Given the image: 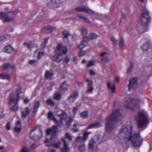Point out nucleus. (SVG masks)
I'll return each instance as SVG.
<instances>
[{"mask_svg": "<svg viewBox=\"0 0 152 152\" xmlns=\"http://www.w3.org/2000/svg\"><path fill=\"white\" fill-rule=\"evenodd\" d=\"M132 127L124 126L119 131L118 135L115 137V140L117 143H122L127 141H131L133 145L140 147L142 144V140L139 134H133Z\"/></svg>", "mask_w": 152, "mask_h": 152, "instance_id": "1", "label": "nucleus"}, {"mask_svg": "<svg viewBox=\"0 0 152 152\" xmlns=\"http://www.w3.org/2000/svg\"><path fill=\"white\" fill-rule=\"evenodd\" d=\"M59 119V121H58L55 118L52 113L50 112L48 113V118L51 120H53L59 126H63L64 124H66L68 126H70L72 121V120L71 118H70L69 121L67 120V114L64 111H62L61 114L58 115Z\"/></svg>", "mask_w": 152, "mask_h": 152, "instance_id": "2", "label": "nucleus"}, {"mask_svg": "<svg viewBox=\"0 0 152 152\" xmlns=\"http://www.w3.org/2000/svg\"><path fill=\"white\" fill-rule=\"evenodd\" d=\"M121 117L119 110H113L110 115L107 118L106 124V129L110 132L114 129L113 124L117 122Z\"/></svg>", "mask_w": 152, "mask_h": 152, "instance_id": "3", "label": "nucleus"}, {"mask_svg": "<svg viewBox=\"0 0 152 152\" xmlns=\"http://www.w3.org/2000/svg\"><path fill=\"white\" fill-rule=\"evenodd\" d=\"M135 119L139 128L145 126L148 121V115L142 112L137 113L135 116Z\"/></svg>", "mask_w": 152, "mask_h": 152, "instance_id": "4", "label": "nucleus"}, {"mask_svg": "<svg viewBox=\"0 0 152 152\" xmlns=\"http://www.w3.org/2000/svg\"><path fill=\"white\" fill-rule=\"evenodd\" d=\"M67 52V49L65 46H62L61 44H59L56 51V53L57 56H53L52 57L53 60L57 62H59L63 58L62 56L63 54H66Z\"/></svg>", "mask_w": 152, "mask_h": 152, "instance_id": "5", "label": "nucleus"}, {"mask_svg": "<svg viewBox=\"0 0 152 152\" xmlns=\"http://www.w3.org/2000/svg\"><path fill=\"white\" fill-rule=\"evenodd\" d=\"M142 99L134 100L129 99L126 101L124 103V105L127 109L133 110L134 107H138L141 103L143 102Z\"/></svg>", "mask_w": 152, "mask_h": 152, "instance_id": "6", "label": "nucleus"}, {"mask_svg": "<svg viewBox=\"0 0 152 152\" xmlns=\"http://www.w3.org/2000/svg\"><path fill=\"white\" fill-rule=\"evenodd\" d=\"M21 88L20 87L18 88L16 90V94H11L10 95L9 101L10 103H14L17 104L20 100L19 94L21 93Z\"/></svg>", "mask_w": 152, "mask_h": 152, "instance_id": "7", "label": "nucleus"}, {"mask_svg": "<svg viewBox=\"0 0 152 152\" xmlns=\"http://www.w3.org/2000/svg\"><path fill=\"white\" fill-rule=\"evenodd\" d=\"M15 16V13L13 12L7 13H2L1 19L4 23H7L12 21Z\"/></svg>", "mask_w": 152, "mask_h": 152, "instance_id": "8", "label": "nucleus"}, {"mask_svg": "<svg viewBox=\"0 0 152 152\" xmlns=\"http://www.w3.org/2000/svg\"><path fill=\"white\" fill-rule=\"evenodd\" d=\"M42 132L41 131L38 132L35 128L31 130L29 134V136L32 139L37 140L42 137Z\"/></svg>", "mask_w": 152, "mask_h": 152, "instance_id": "9", "label": "nucleus"}, {"mask_svg": "<svg viewBox=\"0 0 152 152\" xmlns=\"http://www.w3.org/2000/svg\"><path fill=\"white\" fill-rule=\"evenodd\" d=\"M57 131V128L56 126H53L51 129H49L47 130L46 134L48 135H51V138L49 140L48 139H46L45 142L47 143L52 140L56 137V132Z\"/></svg>", "mask_w": 152, "mask_h": 152, "instance_id": "10", "label": "nucleus"}, {"mask_svg": "<svg viewBox=\"0 0 152 152\" xmlns=\"http://www.w3.org/2000/svg\"><path fill=\"white\" fill-rule=\"evenodd\" d=\"M149 19L148 11L147 9H145L143 11L142 17L141 19V24L142 25H146Z\"/></svg>", "mask_w": 152, "mask_h": 152, "instance_id": "11", "label": "nucleus"}, {"mask_svg": "<svg viewBox=\"0 0 152 152\" xmlns=\"http://www.w3.org/2000/svg\"><path fill=\"white\" fill-rule=\"evenodd\" d=\"M137 78H134L132 79L128 85V90H131L137 87Z\"/></svg>", "mask_w": 152, "mask_h": 152, "instance_id": "12", "label": "nucleus"}, {"mask_svg": "<svg viewBox=\"0 0 152 152\" xmlns=\"http://www.w3.org/2000/svg\"><path fill=\"white\" fill-rule=\"evenodd\" d=\"M75 10L79 12H85L90 14H93V11L88 7L84 6L80 7L75 8Z\"/></svg>", "mask_w": 152, "mask_h": 152, "instance_id": "13", "label": "nucleus"}, {"mask_svg": "<svg viewBox=\"0 0 152 152\" xmlns=\"http://www.w3.org/2000/svg\"><path fill=\"white\" fill-rule=\"evenodd\" d=\"M85 80L88 83V88L86 92L91 93L94 90V88L91 86L93 84V82L91 80H90L87 78H85Z\"/></svg>", "mask_w": 152, "mask_h": 152, "instance_id": "14", "label": "nucleus"}, {"mask_svg": "<svg viewBox=\"0 0 152 152\" xmlns=\"http://www.w3.org/2000/svg\"><path fill=\"white\" fill-rule=\"evenodd\" d=\"M60 0H48V4L51 5L55 7H58L59 6V3Z\"/></svg>", "mask_w": 152, "mask_h": 152, "instance_id": "15", "label": "nucleus"}, {"mask_svg": "<svg viewBox=\"0 0 152 152\" xmlns=\"http://www.w3.org/2000/svg\"><path fill=\"white\" fill-rule=\"evenodd\" d=\"M78 95V94L77 92L75 91L73 92L68 99L69 102H74Z\"/></svg>", "mask_w": 152, "mask_h": 152, "instance_id": "16", "label": "nucleus"}, {"mask_svg": "<svg viewBox=\"0 0 152 152\" xmlns=\"http://www.w3.org/2000/svg\"><path fill=\"white\" fill-rule=\"evenodd\" d=\"M21 130L20 121H17L16 124V126L14 129V131L17 133H19Z\"/></svg>", "mask_w": 152, "mask_h": 152, "instance_id": "17", "label": "nucleus"}, {"mask_svg": "<svg viewBox=\"0 0 152 152\" xmlns=\"http://www.w3.org/2000/svg\"><path fill=\"white\" fill-rule=\"evenodd\" d=\"M107 86L108 88L111 90L112 93L115 92V87L114 83L112 82H108L107 83Z\"/></svg>", "mask_w": 152, "mask_h": 152, "instance_id": "18", "label": "nucleus"}, {"mask_svg": "<svg viewBox=\"0 0 152 152\" xmlns=\"http://www.w3.org/2000/svg\"><path fill=\"white\" fill-rule=\"evenodd\" d=\"M12 48L10 45L5 46L3 49V52L8 53H11L13 50Z\"/></svg>", "mask_w": 152, "mask_h": 152, "instance_id": "19", "label": "nucleus"}, {"mask_svg": "<svg viewBox=\"0 0 152 152\" xmlns=\"http://www.w3.org/2000/svg\"><path fill=\"white\" fill-rule=\"evenodd\" d=\"M95 137L97 139L96 140V141L94 140L93 138H92L90 140L88 145V148L89 149H92L95 142L99 140V137L98 136H96Z\"/></svg>", "mask_w": 152, "mask_h": 152, "instance_id": "20", "label": "nucleus"}, {"mask_svg": "<svg viewBox=\"0 0 152 152\" xmlns=\"http://www.w3.org/2000/svg\"><path fill=\"white\" fill-rule=\"evenodd\" d=\"M62 141L64 142V148H63L61 149V151L63 152H67L69 150V148L68 147V145L66 143V141L64 139H62Z\"/></svg>", "mask_w": 152, "mask_h": 152, "instance_id": "21", "label": "nucleus"}, {"mask_svg": "<svg viewBox=\"0 0 152 152\" xmlns=\"http://www.w3.org/2000/svg\"><path fill=\"white\" fill-rule=\"evenodd\" d=\"M101 124L99 123H95L91 124L89 125L87 128V129L98 128L100 126Z\"/></svg>", "mask_w": 152, "mask_h": 152, "instance_id": "22", "label": "nucleus"}, {"mask_svg": "<svg viewBox=\"0 0 152 152\" xmlns=\"http://www.w3.org/2000/svg\"><path fill=\"white\" fill-rule=\"evenodd\" d=\"M10 67L13 70H15V66L13 65H10L9 64H4L2 66V68L4 70L7 69Z\"/></svg>", "mask_w": 152, "mask_h": 152, "instance_id": "23", "label": "nucleus"}, {"mask_svg": "<svg viewBox=\"0 0 152 152\" xmlns=\"http://www.w3.org/2000/svg\"><path fill=\"white\" fill-rule=\"evenodd\" d=\"M30 111V110H29L28 107H26L25 109V110L22 112V117L23 118L25 117L29 114Z\"/></svg>", "mask_w": 152, "mask_h": 152, "instance_id": "24", "label": "nucleus"}, {"mask_svg": "<svg viewBox=\"0 0 152 152\" xmlns=\"http://www.w3.org/2000/svg\"><path fill=\"white\" fill-rule=\"evenodd\" d=\"M30 111V110H29L28 107H26L25 109V110L22 112V117L23 118L25 117L29 114Z\"/></svg>", "mask_w": 152, "mask_h": 152, "instance_id": "25", "label": "nucleus"}, {"mask_svg": "<svg viewBox=\"0 0 152 152\" xmlns=\"http://www.w3.org/2000/svg\"><path fill=\"white\" fill-rule=\"evenodd\" d=\"M63 34L64 36L63 39L64 41L65 42H68V37L70 35L68 31H66L63 32Z\"/></svg>", "mask_w": 152, "mask_h": 152, "instance_id": "26", "label": "nucleus"}, {"mask_svg": "<svg viewBox=\"0 0 152 152\" xmlns=\"http://www.w3.org/2000/svg\"><path fill=\"white\" fill-rule=\"evenodd\" d=\"M53 75V73L49 71H46L45 73V77L46 79H51Z\"/></svg>", "mask_w": 152, "mask_h": 152, "instance_id": "27", "label": "nucleus"}, {"mask_svg": "<svg viewBox=\"0 0 152 152\" xmlns=\"http://www.w3.org/2000/svg\"><path fill=\"white\" fill-rule=\"evenodd\" d=\"M0 78L1 79H6L8 80H10V78L9 75L5 74L0 75Z\"/></svg>", "mask_w": 152, "mask_h": 152, "instance_id": "28", "label": "nucleus"}, {"mask_svg": "<svg viewBox=\"0 0 152 152\" xmlns=\"http://www.w3.org/2000/svg\"><path fill=\"white\" fill-rule=\"evenodd\" d=\"M60 88L62 90H67V88L66 81H65L62 83L60 86Z\"/></svg>", "mask_w": 152, "mask_h": 152, "instance_id": "29", "label": "nucleus"}, {"mask_svg": "<svg viewBox=\"0 0 152 152\" xmlns=\"http://www.w3.org/2000/svg\"><path fill=\"white\" fill-rule=\"evenodd\" d=\"M39 105L40 103L39 102H37L34 104L33 110V112L34 113H36L37 111Z\"/></svg>", "mask_w": 152, "mask_h": 152, "instance_id": "30", "label": "nucleus"}, {"mask_svg": "<svg viewBox=\"0 0 152 152\" xmlns=\"http://www.w3.org/2000/svg\"><path fill=\"white\" fill-rule=\"evenodd\" d=\"M91 132H85L83 134V142H85L87 139L88 138V136L91 134Z\"/></svg>", "mask_w": 152, "mask_h": 152, "instance_id": "31", "label": "nucleus"}, {"mask_svg": "<svg viewBox=\"0 0 152 152\" xmlns=\"http://www.w3.org/2000/svg\"><path fill=\"white\" fill-rule=\"evenodd\" d=\"M149 44L148 43H145L141 46V49L143 51L147 50L149 48Z\"/></svg>", "mask_w": 152, "mask_h": 152, "instance_id": "32", "label": "nucleus"}, {"mask_svg": "<svg viewBox=\"0 0 152 152\" xmlns=\"http://www.w3.org/2000/svg\"><path fill=\"white\" fill-rule=\"evenodd\" d=\"M88 112L87 111H83L81 114V116L83 118H86L88 116Z\"/></svg>", "mask_w": 152, "mask_h": 152, "instance_id": "33", "label": "nucleus"}, {"mask_svg": "<svg viewBox=\"0 0 152 152\" xmlns=\"http://www.w3.org/2000/svg\"><path fill=\"white\" fill-rule=\"evenodd\" d=\"M46 103L48 105L51 106H53L55 104L53 100L50 99H49L47 100L46 101Z\"/></svg>", "mask_w": 152, "mask_h": 152, "instance_id": "34", "label": "nucleus"}, {"mask_svg": "<svg viewBox=\"0 0 152 152\" xmlns=\"http://www.w3.org/2000/svg\"><path fill=\"white\" fill-rule=\"evenodd\" d=\"M61 96V95L60 94L59 92H58L56 93L54 96V99L59 100V99Z\"/></svg>", "mask_w": 152, "mask_h": 152, "instance_id": "35", "label": "nucleus"}, {"mask_svg": "<svg viewBox=\"0 0 152 152\" xmlns=\"http://www.w3.org/2000/svg\"><path fill=\"white\" fill-rule=\"evenodd\" d=\"M42 31H44L45 30H46L48 32H50L52 30V29L50 26H48L43 28L42 29Z\"/></svg>", "mask_w": 152, "mask_h": 152, "instance_id": "36", "label": "nucleus"}, {"mask_svg": "<svg viewBox=\"0 0 152 152\" xmlns=\"http://www.w3.org/2000/svg\"><path fill=\"white\" fill-rule=\"evenodd\" d=\"M95 63L94 61L90 60L88 61L87 64V67H90L94 65Z\"/></svg>", "mask_w": 152, "mask_h": 152, "instance_id": "37", "label": "nucleus"}, {"mask_svg": "<svg viewBox=\"0 0 152 152\" xmlns=\"http://www.w3.org/2000/svg\"><path fill=\"white\" fill-rule=\"evenodd\" d=\"M30 151L29 149L26 146H23L21 151V152H30Z\"/></svg>", "mask_w": 152, "mask_h": 152, "instance_id": "38", "label": "nucleus"}, {"mask_svg": "<svg viewBox=\"0 0 152 152\" xmlns=\"http://www.w3.org/2000/svg\"><path fill=\"white\" fill-rule=\"evenodd\" d=\"M85 144H83L80 146L79 149L81 152H84L85 150Z\"/></svg>", "mask_w": 152, "mask_h": 152, "instance_id": "39", "label": "nucleus"}, {"mask_svg": "<svg viewBox=\"0 0 152 152\" xmlns=\"http://www.w3.org/2000/svg\"><path fill=\"white\" fill-rule=\"evenodd\" d=\"M60 142L58 141L57 143L51 144V145L56 148H58L60 146Z\"/></svg>", "mask_w": 152, "mask_h": 152, "instance_id": "40", "label": "nucleus"}, {"mask_svg": "<svg viewBox=\"0 0 152 152\" xmlns=\"http://www.w3.org/2000/svg\"><path fill=\"white\" fill-rule=\"evenodd\" d=\"M65 137L67 138L68 140H72V137L68 133H66L65 134Z\"/></svg>", "mask_w": 152, "mask_h": 152, "instance_id": "41", "label": "nucleus"}, {"mask_svg": "<svg viewBox=\"0 0 152 152\" xmlns=\"http://www.w3.org/2000/svg\"><path fill=\"white\" fill-rule=\"evenodd\" d=\"M48 38H47L44 39L43 43L41 45L42 47L44 48L45 47L48 42Z\"/></svg>", "mask_w": 152, "mask_h": 152, "instance_id": "42", "label": "nucleus"}, {"mask_svg": "<svg viewBox=\"0 0 152 152\" xmlns=\"http://www.w3.org/2000/svg\"><path fill=\"white\" fill-rule=\"evenodd\" d=\"M83 141V138L80 136H78L75 140V141L77 142H81Z\"/></svg>", "mask_w": 152, "mask_h": 152, "instance_id": "43", "label": "nucleus"}, {"mask_svg": "<svg viewBox=\"0 0 152 152\" xmlns=\"http://www.w3.org/2000/svg\"><path fill=\"white\" fill-rule=\"evenodd\" d=\"M97 37V35L95 34L92 33L91 35L90 39H96Z\"/></svg>", "mask_w": 152, "mask_h": 152, "instance_id": "44", "label": "nucleus"}, {"mask_svg": "<svg viewBox=\"0 0 152 152\" xmlns=\"http://www.w3.org/2000/svg\"><path fill=\"white\" fill-rule=\"evenodd\" d=\"M82 41L80 45L78 46V48L81 50L83 49L85 47V44Z\"/></svg>", "mask_w": 152, "mask_h": 152, "instance_id": "45", "label": "nucleus"}, {"mask_svg": "<svg viewBox=\"0 0 152 152\" xmlns=\"http://www.w3.org/2000/svg\"><path fill=\"white\" fill-rule=\"evenodd\" d=\"M80 30L82 34L84 35L86 34L88 31L87 29L85 28H82Z\"/></svg>", "mask_w": 152, "mask_h": 152, "instance_id": "46", "label": "nucleus"}, {"mask_svg": "<svg viewBox=\"0 0 152 152\" xmlns=\"http://www.w3.org/2000/svg\"><path fill=\"white\" fill-rule=\"evenodd\" d=\"M91 39L90 38H89L88 37H85L83 38L82 41L83 42H87L89 41Z\"/></svg>", "mask_w": 152, "mask_h": 152, "instance_id": "47", "label": "nucleus"}, {"mask_svg": "<svg viewBox=\"0 0 152 152\" xmlns=\"http://www.w3.org/2000/svg\"><path fill=\"white\" fill-rule=\"evenodd\" d=\"M108 56L107 53L106 52L103 53L102 54H101L100 55V56L101 57V58H105V56L108 57Z\"/></svg>", "mask_w": 152, "mask_h": 152, "instance_id": "48", "label": "nucleus"}, {"mask_svg": "<svg viewBox=\"0 0 152 152\" xmlns=\"http://www.w3.org/2000/svg\"><path fill=\"white\" fill-rule=\"evenodd\" d=\"M78 107H74L72 109V111L74 115H75L78 110Z\"/></svg>", "mask_w": 152, "mask_h": 152, "instance_id": "49", "label": "nucleus"}, {"mask_svg": "<svg viewBox=\"0 0 152 152\" xmlns=\"http://www.w3.org/2000/svg\"><path fill=\"white\" fill-rule=\"evenodd\" d=\"M18 110V107L16 105H15L11 108V110L12 111H16Z\"/></svg>", "mask_w": 152, "mask_h": 152, "instance_id": "50", "label": "nucleus"}, {"mask_svg": "<svg viewBox=\"0 0 152 152\" xmlns=\"http://www.w3.org/2000/svg\"><path fill=\"white\" fill-rule=\"evenodd\" d=\"M44 53L43 52L39 53L37 56L38 58H40L41 57L44 55Z\"/></svg>", "mask_w": 152, "mask_h": 152, "instance_id": "51", "label": "nucleus"}, {"mask_svg": "<svg viewBox=\"0 0 152 152\" xmlns=\"http://www.w3.org/2000/svg\"><path fill=\"white\" fill-rule=\"evenodd\" d=\"M24 44L25 45L26 47L28 48H30L31 47V43H24Z\"/></svg>", "mask_w": 152, "mask_h": 152, "instance_id": "52", "label": "nucleus"}, {"mask_svg": "<svg viewBox=\"0 0 152 152\" xmlns=\"http://www.w3.org/2000/svg\"><path fill=\"white\" fill-rule=\"evenodd\" d=\"M105 58H101L102 61H105L107 62L109 61V59L108 58V56H105Z\"/></svg>", "mask_w": 152, "mask_h": 152, "instance_id": "53", "label": "nucleus"}, {"mask_svg": "<svg viewBox=\"0 0 152 152\" xmlns=\"http://www.w3.org/2000/svg\"><path fill=\"white\" fill-rule=\"evenodd\" d=\"M37 62L35 60H30L29 61V63L31 64H35Z\"/></svg>", "mask_w": 152, "mask_h": 152, "instance_id": "54", "label": "nucleus"}, {"mask_svg": "<svg viewBox=\"0 0 152 152\" xmlns=\"http://www.w3.org/2000/svg\"><path fill=\"white\" fill-rule=\"evenodd\" d=\"M6 129L7 130H10V124L9 123H7L6 124Z\"/></svg>", "mask_w": 152, "mask_h": 152, "instance_id": "55", "label": "nucleus"}, {"mask_svg": "<svg viewBox=\"0 0 152 152\" xmlns=\"http://www.w3.org/2000/svg\"><path fill=\"white\" fill-rule=\"evenodd\" d=\"M111 40L113 44L115 45L116 44V41L114 37H112Z\"/></svg>", "mask_w": 152, "mask_h": 152, "instance_id": "56", "label": "nucleus"}, {"mask_svg": "<svg viewBox=\"0 0 152 152\" xmlns=\"http://www.w3.org/2000/svg\"><path fill=\"white\" fill-rule=\"evenodd\" d=\"M119 77L118 76L115 77V82L118 83L119 82Z\"/></svg>", "mask_w": 152, "mask_h": 152, "instance_id": "57", "label": "nucleus"}, {"mask_svg": "<svg viewBox=\"0 0 152 152\" xmlns=\"http://www.w3.org/2000/svg\"><path fill=\"white\" fill-rule=\"evenodd\" d=\"M95 72L92 70H90V74L91 75H95Z\"/></svg>", "mask_w": 152, "mask_h": 152, "instance_id": "58", "label": "nucleus"}, {"mask_svg": "<svg viewBox=\"0 0 152 152\" xmlns=\"http://www.w3.org/2000/svg\"><path fill=\"white\" fill-rule=\"evenodd\" d=\"M85 53V52L84 51H80L79 53V55L80 56H83L84 55Z\"/></svg>", "mask_w": 152, "mask_h": 152, "instance_id": "59", "label": "nucleus"}, {"mask_svg": "<svg viewBox=\"0 0 152 152\" xmlns=\"http://www.w3.org/2000/svg\"><path fill=\"white\" fill-rule=\"evenodd\" d=\"M72 130L74 132H77L79 131V129L78 128H72Z\"/></svg>", "mask_w": 152, "mask_h": 152, "instance_id": "60", "label": "nucleus"}, {"mask_svg": "<svg viewBox=\"0 0 152 152\" xmlns=\"http://www.w3.org/2000/svg\"><path fill=\"white\" fill-rule=\"evenodd\" d=\"M69 60H70V58H69V57L68 56H66V57L65 60V61L67 63L68 61H69Z\"/></svg>", "mask_w": 152, "mask_h": 152, "instance_id": "61", "label": "nucleus"}, {"mask_svg": "<svg viewBox=\"0 0 152 152\" xmlns=\"http://www.w3.org/2000/svg\"><path fill=\"white\" fill-rule=\"evenodd\" d=\"M30 101V100H29L28 98H26L24 100V103L26 104L28 103Z\"/></svg>", "mask_w": 152, "mask_h": 152, "instance_id": "62", "label": "nucleus"}, {"mask_svg": "<svg viewBox=\"0 0 152 152\" xmlns=\"http://www.w3.org/2000/svg\"><path fill=\"white\" fill-rule=\"evenodd\" d=\"M123 42H124V40L123 39H121L120 40L119 43L120 45H121V46L122 45H123Z\"/></svg>", "mask_w": 152, "mask_h": 152, "instance_id": "63", "label": "nucleus"}, {"mask_svg": "<svg viewBox=\"0 0 152 152\" xmlns=\"http://www.w3.org/2000/svg\"><path fill=\"white\" fill-rule=\"evenodd\" d=\"M82 18L83 19V20H84L86 22H89V20L88 19H87L85 17H82Z\"/></svg>", "mask_w": 152, "mask_h": 152, "instance_id": "64", "label": "nucleus"}]
</instances>
